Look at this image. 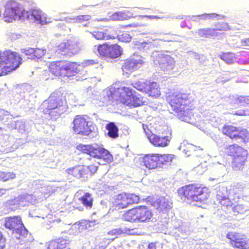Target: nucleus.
<instances>
[{
    "instance_id": "nucleus-11",
    "label": "nucleus",
    "mask_w": 249,
    "mask_h": 249,
    "mask_svg": "<svg viewBox=\"0 0 249 249\" xmlns=\"http://www.w3.org/2000/svg\"><path fill=\"white\" fill-rule=\"evenodd\" d=\"M221 133L231 140H240L242 143L249 142V131L233 124H226L221 128Z\"/></svg>"
},
{
    "instance_id": "nucleus-2",
    "label": "nucleus",
    "mask_w": 249,
    "mask_h": 249,
    "mask_svg": "<svg viewBox=\"0 0 249 249\" xmlns=\"http://www.w3.org/2000/svg\"><path fill=\"white\" fill-rule=\"evenodd\" d=\"M178 193L182 199L201 204L209 198L211 191L204 185L194 182L180 187Z\"/></svg>"
},
{
    "instance_id": "nucleus-12",
    "label": "nucleus",
    "mask_w": 249,
    "mask_h": 249,
    "mask_svg": "<svg viewBox=\"0 0 249 249\" xmlns=\"http://www.w3.org/2000/svg\"><path fill=\"white\" fill-rule=\"evenodd\" d=\"M26 16L29 17L27 12L24 10L16 1L10 0L7 2L3 16L5 22H12L17 19Z\"/></svg>"
},
{
    "instance_id": "nucleus-48",
    "label": "nucleus",
    "mask_w": 249,
    "mask_h": 249,
    "mask_svg": "<svg viewBox=\"0 0 249 249\" xmlns=\"http://www.w3.org/2000/svg\"><path fill=\"white\" fill-rule=\"evenodd\" d=\"M201 16L202 17V18H204V19L209 18H210V17L209 16V15L207 14H205L204 15H202Z\"/></svg>"
},
{
    "instance_id": "nucleus-7",
    "label": "nucleus",
    "mask_w": 249,
    "mask_h": 249,
    "mask_svg": "<svg viewBox=\"0 0 249 249\" xmlns=\"http://www.w3.org/2000/svg\"><path fill=\"white\" fill-rule=\"evenodd\" d=\"M67 101L65 96L60 92L52 93L41 105L42 112L48 115L51 118L53 110L57 109L55 116H59L66 108Z\"/></svg>"
},
{
    "instance_id": "nucleus-44",
    "label": "nucleus",
    "mask_w": 249,
    "mask_h": 249,
    "mask_svg": "<svg viewBox=\"0 0 249 249\" xmlns=\"http://www.w3.org/2000/svg\"><path fill=\"white\" fill-rule=\"evenodd\" d=\"M233 115L237 116H245L247 114L246 111L244 109H241L235 111L233 113Z\"/></svg>"
},
{
    "instance_id": "nucleus-40",
    "label": "nucleus",
    "mask_w": 249,
    "mask_h": 249,
    "mask_svg": "<svg viewBox=\"0 0 249 249\" xmlns=\"http://www.w3.org/2000/svg\"><path fill=\"white\" fill-rule=\"evenodd\" d=\"M18 204V200L17 197L9 199L5 202V205L10 209H12V206H17Z\"/></svg>"
},
{
    "instance_id": "nucleus-22",
    "label": "nucleus",
    "mask_w": 249,
    "mask_h": 249,
    "mask_svg": "<svg viewBox=\"0 0 249 249\" xmlns=\"http://www.w3.org/2000/svg\"><path fill=\"white\" fill-rule=\"evenodd\" d=\"M142 64L140 59L128 58L124 61L122 69L124 75H128L140 69Z\"/></svg>"
},
{
    "instance_id": "nucleus-46",
    "label": "nucleus",
    "mask_w": 249,
    "mask_h": 249,
    "mask_svg": "<svg viewBox=\"0 0 249 249\" xmlns=\"http://www.w3.org/2000/svg\"><path fill=\"white\" fill-rule=\"evenodd\" d=\"M7 190V189H6L0 188V197L4 195L6 193Z\"/></svg>"
},
{
    "instance_id": "nucleus-42",
    "label": "nucleus",
    "mask_w": 249,
    "mask_h": 249,
    "mask_svg": "<svg viewBox=\"0 0 249 249\" xmlns=\"http://www.w3.org/2000/svg\"><path fill=\"white\" fill-rule=\"evenodd\" d=\"M90 19V16L89 15H79L75 18V19L79 22H82L84 21H88Z\"/></svg>"
},
{
    "instance_id": "nucleus-15",
    "label": "nucleus",
    "mask_w": 249,
    "mask_h": 249,
    "mask_svg": "<svg viewBox=\"0 0 249 249\" xmlns=\"http://www.w3.org/2000/svg\"><path fill=\"white\" fill-rule=\"evenodd\" d=\"M4 226L6 229L11 230L17 234V238L22 239L28 234V231L25 228L20 216H14L6 218Z\"/></svg>"
},
{
    "instance_id": "nucleus-21",
    "label": "nucleus",
    "mask_w": 249,
    "mask_h": 249,
    "mask_svg": "<svg viewBox=\"0 0 249 249\" xmlns=\"http://www.w3.org/2000/svg\"><path fill=\"white\" fill-rule=\"evenodd\" d=\"M229 25L224 22L218 23L216 28L201 29L198 31V34L201 37H215L220 35L219 32L227 31L229 29Z\"/></svg>"
},
{
    "instance_id": "nucleus-1",
    "label": "nucleus",
    "mask_w": 249,
    "mask_h": 249,
    "mask_svg": "<svg viewBox=\"0 0 249 249\" xmlns=\"http://www.w3.org/2000/svg\"><path fill=\"white\" fill-rule=\"evenodd\" d=\"M166 100L180 119L187 121L193 116V110L195 106L190 93L174 92L169 95Z\"/></svg>"
},
{
    "instance_id": "nucleus-10",
    "label": "nucleus",
    "mask_w": 249,
    "mask_h": 249,
    "mask_svg": "<svg viewBox=\"0 0 249 249\" xmlns=\"http://www.w3.org/2000/svg\"><path fill=\"white\" fill-rule=\"evenodd\" d=\"M76 148L82 153L88 154L94 158L102 160L107 163H109L113 161L112 155L103 146L95 147L92 144H79L76 146Z\"/></svg>"
},
{
    "instance_id": "nucleus-23",
    "label": "nucleus",
    "mask_w": 249,
    "mask_h": 249,
    "mask_svg": "<svg viewBox=\"0 0 249 249\" xmlns=\"http://www.w3.org/2000/svg\"><path fill=\"white\" fill-rule=\"evenodd\" d=\"M22 52L28 59L36 61L42 59L47 53V49L45 47L28 48L23 49Z\"/></svg>"
},
{
    "instance_id": "nucleus-32",
    "label": "nucleus",
    "mask_w": 249,
    "mask_h": 249,
    "mask_svg": "<svg viewBox=\"0 0 249 249\" xmlns=\"http://www.w3.org/2000/svg\"><path fill=\"white\" fill-rule=\"evenodd\" d=\"M31 16L34 18L35 21L39 22L42 24H44L48 22L44 14L40 10L34 9L32 10Z\"/></svg>"
},
{
    "instance_id": "nucleus-17",
    "label": "nucleus",
    "mask_w": 249,
    "mask_h": 249,
    "mask_svg": "<svg viewBox=\"0 0 249 249\" xmlns=\"http://www.w3.org/2000/svg\"><path fill=\"white\" fill-rule=\"evenodd\" d=\"M82 49V44L75 40H67L60 43L57 47V53L67 56H72L78 53Z\"/></svg>"
},
{
    "instance_id": "nucleus-30",
    "label": "nucleus",
    "mask_w": 249,
    "mask_h": 249,
    "mask_svg": "<svg viewBox=\"0 0 249 249\" xmlns=\"http://www.w3.org/2000/svg\"><path fill=\"white\" fill-rule=\"evenodd\" d=\"M202 150L199 146H196L191 143H187L184 145L183 151L187 156L195 155L197 156L198 152Z\"/></svg>"
},
{
    "instance_id": "nucleus-47",
    "label": "nucleus",
    "mask_w": 249,
    "mask_h": 249,
    "mask_svg": "<svg viewBox=\"0 0 249 249\" xmlns=\"http://www.w3.org/2000/svg\"><path fill=\"white\" fill-rule=\"evenodd\" d=\"M145 17H147L150 19L153 18H159L160 17L157 16H145Z\"/></svg>"
},
{
    "instance_id": "nucleus-20",
    "label": "nucleus",
    "mask_w": 249,
    "mask_h": 249,
    "mask_svg": "<svg viewBox=\"0 0 249 249\" xmlns=\"http://www.w3.org/2000/svg\"><path fill=\"white\" fill-rule=\"evenodd\" d=\"M145 200L159 212L165 213L172 208V203L164 197L155 199L149 196L145 198Z\"/></svg>"
},
{
    "instance_id": "nucleus-8",
    "label": "nucleus",
    "mask_w": 249,
    "mask_h": 249,
    "mask_svg": "<svg viewBox=\"0 0 249 249\" xmlns=\"http://www.w3.org/2000/svg\"><path fill=\"white\" fill-rule=\"evenodd\" d=\"M153 216L152 211L148 207L139 205L126 211L123 218L131 223H146L151 221Z\"/></svg>"
},
{
    "instance_id": "nucleus-24",
    "label": "nucleus",
    "mask_w": 249,
    "mask_h": 249,
    "mask_svg": "<svg viewBox=\"0 0 249 249\" xmlns=\"http://www.w3.org/2000/svg\"><path fill=\"white\" fill-rule=\"evenodd\" d=\"M148 139L154 146L163 148L169 145L171 137L169 136H160L153 133L148 135Z\"/></svg>"
},
{
    "instance_id": "nucleus-27",
    "label": "nucleus",
    "mask_w": 249,
    "mask_h": 249,
    "mask_svg": "<svg viewBox=\"0 0 249 249\" xmlns=\"http://www.w3.org/2000/svg\"><path fill=\"white\" fill-rule=\"evenodd\" d=\"M219 203L221 205V209L226 213H228L232 210L234 212L239 213L241 210L240 206L238 205L233 206V203L226 196L221 197L219 199Z\"/></svg>"
},
{
    "instance_id": "nucleus-6",
    "label": "nucleus",
    "mask_w": 249,
    "mask_h": 249,
    "mask_svg": "<svg viewBox=\"0 0 249 249\" xmlns=\"http://www.w3.org/2000/svg\"><path fill=\"white\" fill-rule=\"evenodd\" d=\"M22 58L15 51L6 50L0 52V76H5L17 70L22 63Z\"/></svg>"
},
{
    "instance_id": "nucleus-50",
    "label": "nucleus",
    "mask_w": 249,
    "mask_h": 249,
    "mask_svg": "<svg viewBox=\"0 0 249 249\" xmlns=\"http://www.w3.org/2000/svg\"><path fill=\"white\" fill-rule=\"evenodd\" d=\"M139 25H133L132 26L133 27H137V26H138Z\"/></svg>"
},
{
    "instance_id": "nucleus-9",
    "label": "nucleus",
    "mask_w": 249,
    "mask_h": 249,
    "mask_svg": "<svg viewBox=\"0 0 249 249\" xmlns=\"http://www.w3.org/2000/svg\"><path fill=\"white\" fill-rule=\"evenodd\" d=\"M175 158V156L171 154L151 153L145 154L142 160L147 168L155 169L170 165Z\"/></svg>"
},
{
    "instance_id": "nucleus-31",
    "label": "nucleus",
    "mask_w": 249,
    "mask_h": 249,
    "mask_svg": "<svg viewBox=\"0 0 249 249\" xmlns=\"http://www.w3.org/2000/svg\"><path fill=\"white\" fill-rule=\"evenodd\" d=\"M79 200L87 209H90L92 207L93 198L89 193H86L79 198Z\"/></svg>"
},
{
    "instance_id": "nucleus-13",
    "label": "nucleus",
    "mask_w": 249,
    "mask_h": 249,
    "mask_svg": "<svg viewBox=\"0 0 249 249\" xmlns=\"http://www.w3.org/2000/svg\"><path fill=\"white\" fill-rule=\"evenodd\" d=\"M132 85L137 90L144 92L148 96L153 98H157L161 94L160 86L156 82L140 79L132 83Z\"/></svg>"
},
{
    "instance_id": "nucleus-51",
    "label": "nucleus",
    "mask_w": 249,
    "mask_h": 249,
    "mask_svg": "<svg viewBox=\"0 0 249 249\" xmlns=\"http://www.w3.org/2000/svg\"><path fill=\"white\" fill-rule=\"evenodd\" d=\"M83 210V208L79 209V210Z\"/></svg>"
},
{
    "instance_id": "nucleus-26",
    "label": "nucleus",
    "mask_w": 249,
    "mask_h": 249,
    "mask_svg": "<svg viewBox=\"0 0 249 249\" xmlns=\"http://www.w3.org/2000/svg\"><path fill=\"white\" fill-rule=\"evenodd\" d=\"M47 249H70V242L63 238H57L48 243Z\"/></svg>"
},
{
    "instance_id": "nucleus-29",
    "label": "nucleus",
    "mask_w": 249,
    "mask_h": 249,
    "mask_svg": "<svg viewBox=\"0 0 249 249\" xmlns=\"http://www.w3.org/2000/svg\"><path fill=\"white\" fill-rule=\"evenodd\" d=\"M159 65L162 68L172 67L174 64L173 59L167 55H161L157 58Z\"/></svg>"
},
{
    "instance_id": "nucleus-14",
    "label": "nucleus",
    "mask_w": 249,
    "mask_h": 249,
    "mask_svg": "<svg viewBox=\"0 0 249 249\" xmlns=\"http://www.w3.org/2000/svg\"><path fill=\"white\" fill-rule=\"evenodd\" d=\"M72 130L75 134L82 136H89L93 130L92 122L85 115H76L72 122Z\"/></svg>"
},
{
    "instance_id": "nucleus-5",
    "label": "nucleus",
    "mask_w": 249,
    "mask_h": 249,
    "mask_svg": "<svg viewBox=\"0 0 249 249\" xmlns=\"http://www.w3.org/2000/svg\"><path fill=\"white\" fill-rule=\"evenodd\" d=\"M225 154L232 158L231 167L236 171L243 170L248 161V150L237 143L227 145L224 148Z\"/></svg>"
},
{
    "instance_id": "nucleus-37",
    "label": "nucleus",
    "mask_w": 249,
    "mask_h": 249,
    "mask_svg": "<svg viewBox=\"0 0 249 249\" xmlns=\"http://www.w3.org/2000/svg\"><path fill=\"white\" fill-rule=\"evenodd\" d=\"M219 57L228 64L232 63L235 59V54L231 52L222 53Z\"/></svg>"
},
{
    "instance_id": "nucleus-33",
    "label": "nucleus",
    "mask_w": 249,
    "mask_h": 249,
    "mask_svg": "<svg viewBox=\"0 0 249 249\" xmlns=\"http://www.w3.org/2000/svg\"><path fill=\"white\" fill-rule=\"evenodd\" d=\"M106 128L107 130V135L111 138L116 139L118 136V128L113 122H110L106 126Z\"/></svg>"
},
{
    "instance_id": "nucleus-25",
    "label": "nucleus",
    "mask_w": 249,
    "mask_h": 249,
    "mask_svg": "<svg viewBox=\"0 0 249 249\" xmlns=\"http://www.w3.org/2000/svg\"><path fill=\"white\" fill-rule=\"evenodd\" d=\"M66 172L69 175L76 178H88L87 173H86L85 165H78L74 167L68 168Z\"/></svg>"
},
{
    "instance_id": "nucleus-41",
    "label": "nucleus",
    "mask_w": 249,
    "mask_h": 249,
    "mask_svg": "<svg viewBox=\"0 0 249 249\" xmlns=\"http://www.w3.org/2000/svg\"><path fill=\"white\" fill-rule=\"evenodd\" d=\"M147 249H163L158 242H152L148 243Z\"/></svg>"
},
{
    "instance_id": "nucleus-3",
    "label": "nucleus",
    "mask_w": 249,
    "mask_h": 249,
    "mask_svg": "<svg viewBox=\"0 0 249 249\" xmlns=\"http://www.w3.org/2000/svg\"><path fill=\"white\" fill-rule=\"evenodd\" d=\"M110 94L113 101H118L130 107H140L145 102L142 96L129 87H119Z\"/></svg>"
},
{
    "instance_id": "nucleus-28",
    "label": "nucleus",
    "mask_w": 249,
    "mask_h": 249,
    "mask_svg": "<svg viewBox=\"0 0 249 249\" xmlns=\"http://www.w3.org/2000/svg\"><path fill=\"white\" fill-rule=\"evenodd\" d=\"M93 36L98 40H109L115 38L116 32L111 28L109 30L103 31H94L92 33Z\"/></svg>"
},
{
    "instance_id": "nucleus-18",
    "label": "nucleus",
    "mask_w": 249,
    "mask_h": 249,
    "mask_svg": "<svg viewBox=\"0 0 249 249\" xmlns=\"http://www.w3.org/2000/svg\"><path fill=\"white\" fill-rule=\"evenodd\" d=\"M140 199V197L134 194L123 192L115 196L113 202V206L118 209H124L138 204Z\"/></svg>"
},
{
    "instance_id": "nucleus-16",
    "label": "nucleus",
    "mask_w": 249,
    "mask_h": 249,
    "mask_svg": "<svg viewBox=\"0 0 249 249\" xmlns=\"http://www.w3.org/2000/svg\"><path fill=\"white\" fill-rule=\"evenodd\" d=\"M100 56L105 58L115 59L122 54L123 50L118 44H110L105 42L95 46Z\"/></svg>"
},
{
    "instance_id": "nucleus-19",
    "label": "nucleus",
    "mask_w": 249,
    "mask_h": 249,
    "mask_svg": "<svg viewBox=\"0 0 249 249\" xmlns=\"http://www.w3.org/2000/svg\"><path fill=\"white\" fill-rule=\"evenodd\" d=\"M229 244L234 249H249V243L246 236L236 231L228 232L226 236Z\"/></svg>"
},
{
    "instance_id": "nucleus-39",
    "label": "nucleus",
    "mask_w": 249,
    "mask_h": 249,
    "mask_svg": "<svg viewBox=\"0 0 249 249\" xmlns=\"http://www.w3.org/2000/svg\"><path fill=\"white\" fill-rule=\"evenodd\" d=\"M118 37L122 42H129L131 40V37L127 32H123L121 34L118 35Z\"/></svg>"
},
{
    "instance_id": "nucleus-38",
    "label": "nucleus",
    "mask_w": 249,
    "mask_h": 249,
    "mask_svg": "<svg viewBox=\"0 0 249 249\" xmlns=\"http://www.w3.org/2000/svg\"><path fill=\"white\" fill-rule=\"evenodd\" d=\"M129 17L126 12L120 11L115 12L111 15V18L114 20H127Z\"/></svg>"
},
{
    "instance_id": "nucleus-35",
    "label": "nucleus",
    "mask_w": 249,
    "mask_h": 249,
    "mask_svg": "<svg viewBox=\"0 0 249 249\" xmlns=\"http://www.w3.org/2000/svg\"><path fill=\"white\" fill-rule=\"evenodd\" d=\"M233 104L236 106H249V96H238L234 99Z\"/></svg>"
},
{
    "instance_id": "nucleus-4",
    "label": "nucleus",
    "mask_w": 249,
    "mask_h": 249,
    "mask_svg": "<svg viewBox=\"0 0 249 249\" xmlns=\"http://www.w3.org/2000/svg\"><path fill=\"white\" fill-rule=\"evenodd\" d=\"M77 62L67 60H59L49 63L48 68L50 73L55 78L70 77L79 71Z\"/></svg>"
},
{
    "instance_id": "nucleus-49",
    "label": "nucleus",
    "mask_w": 249,
    "mask_h": 249,
    "mask_svg": "<svg viewBox=\"0 0 249 249\" xmlns=\"http://www.w3.org/2000/svg\"><path fill=\"white\" fill-rule=\"evenodd\" d=\"M88 64H92L94 63V62L93 60H89L87 62Z\"/></svg>"
},
{
    "instance_id": "nucleus-43",
    "label": "nucleus",
    "mask_w": 249,
    "mask_h": 249,
    "mask_svg": "<svg viewBox=\"0 0 249 249\" xmlns=\"http://www.w3.org/2000/svg\"><path fill=\"white\" fill-rule=\"evenodd\" d=\"M5 246V240L0 231V249H3Z\"/></svg>"
},
{
    "instance_id": "nucleus-45",
    "label": "nucleus",
    "mask_w": 249,
    "mask_h": 249,
    "mask_svg": "<svg viewBox=\"0 0 249 249\" xmlns=\"http://www.w3.org/2000/svg\"><path fill=\"white\" fill-rule=\"evenodd\" d=\"M142 127L147 138L148 135H150V134H153V133H152L151 131L149 129L147 125L143 124Z\"/></svg>"
},
{
    "instance_id": "nucleus-36",
    "label": "nucleus",
    "mask_w": 249,
    "mask_h": 249,
    "mask_svg": "<svg viewBox=\"0 0 249 249\" xmlns=\"http://www.w3.org/2000/svg\"><path fill=\"white\" fill-rule=\"evenodd\" d=\"M16 178V175L14 172H5L0 170V181L6 182L13 179Z\"/></svg>"
},
{
    "instance_id": "nucleus-34",
    "label": "nucleus",
    "mask_w": 249,
    "mask_h": 249,
    "mask_svg": "<svg viewBox=\"0 0 249 249\" xmlns=\"http://www.w3.org/2000/svg\"><path fill=\"white\" fill-rule=\"evenodd\" d=\"M89 160L90 161V163L87 166L85 165L88 178L96 173L98 169V163L97 161L95 160H92L90 158H89Z\"/></svg>"
}]
</instances>
